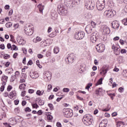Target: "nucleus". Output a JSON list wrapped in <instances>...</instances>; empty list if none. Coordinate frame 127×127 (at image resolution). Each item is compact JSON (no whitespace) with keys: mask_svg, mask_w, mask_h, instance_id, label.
I'll use <instances>...</instances> for the list:
<instances>
[{"mask_svg":"<svg viewBox=\"0 0 127 127\" xmlns=\"http://www.w3.org/2000/svg\"><path fill=\"white\" fill-rule=\"evenodd\" d=\"M82 122L85 126H91L93 122V117L90 115L86 114L83 116Z\"/></svg>","mask_w":127,"mask_h":127,"instance_id":"nucleus-1","label":"nucleus"},{"mask_svg":"<svg viewBox=\"0 0 127 127\" xmlns=\"http://www.w3.org/2000/svg\"><path fill=\"white\" fill-rule=\"evenodd\" d=\"M117 12L115 10L112 9L106 10L104 13V16L108 18L114 17L116 15Z\"/></svg>","mask_w":127,"mask_h":127,"instance_id":"nucleus-2","label":"nucleus"},{"mask_svg":"<svg viewBox=\"0 0 127 127\" xmlns=\"http://www.w3.org/2000/svg\"><path fill=\"white\" fill-rule=\"evenodd\" d=\"M105 0H98L97 2L96 7L98 10H103L105 8Z\"/></svg>","mask_w":127,"mask_h":127,"instance_id":"nucleus-3","label":"nucleus"},{"mask_svg":"<svg viewBox=\"0 0 127 127\" xmlns=\"http://www.w3.org/2000/svg\"><path fill=\"white\" fill-rule=\"evenodd\" d=\"M63 112L66 118H71V117H73V112L70 109L64 108Z\"/></svg>","mask_w":127,"mask_h":127,"instance_id":"nucleus-4","label":"nucleus"},{"mask_svg":"<svg viewBox=\"0 0 127 127\" xmlns=\"http://www.w3.org/2000/svg\"><path fill=\"white\" fill-rule=\"evenodd\" d=\"M85 6L87 9H94L95 8V2L91 1H86L85 3Z\"/></svg>","mask_w":127,"mask_h":127,"instance_id":"nucleus-5","label":"nucleus"},{"mask_svg":"<svg viewBox=\"0 0 127 127\" xmlns=\"http://www.w3.org/2000/svg\"><path fill=\"white\" fill-rule=\"evenodd\" d=\"M24 31L26 35H32L33 34V29L30 26L25 27Z\"/></svg>","mask_w":127,"mask_h":127,"instance_id":"nucleus-6","label":"nucleus"},{"mask_svg":"<svg viewBox=\"0 0 127 127\" xmlns=\"http://www.w3.org/2000/svg\"><path fill=\"white\" fill-rule=\"evenodd\" d=\"M96 49L99 53H102L105 51V45L103 44H97L96 46Z\"/></svg>","mask_w":127,"mask_h":127,"instance_id":"nucleus-7","label":"nucleus"},{"mask_svg":"<svg viewBox=\"0 0 127 127\" xmlns=\"http://www.w3.org/2000/svg\"><path fill=\"white\" fill-rule=\"evenodd\" d=\"M85 33H84L83 31L78 32L75 34V38L78 40L83 39Z\"/></svg>","mask_w":127,"mask_h":127,"instance_id":"nucleus-8","label":"nucleus"},{"mask_svg":"<svg viewBox=\"0 0 127 127\" xmlns=\"http://www.w3.org/2000/svg\"><path fill=\"white\" fill-rule=\"evenodd\" d=\"M102 29L104 34H110L111 33V30H110V28L107 25H103L102 26Z\"/></svg>","mask_w":127,"mask_h":127,"instance_id":"nucleus-9","label":"nucleus"},{"mask_svg":"<svg viewBox=\"0 0 127 127\" xmlns=\"http://www.w3.org/2000/svg\"><path fill=\"white\" fill-rule=\"evenodd\" d=\"M58 9L59 11H60V12L63 14H66V13H67V10L63 7V5H59L58 6Z\"/></svg>","mask_w":127,"mask_h":127,"instance_id":"nucleus-10","label":"nucleus"},{"mask_svg":"<svg viewBox=\"0 0 127 127\" xmlns=\"http://www.w3.org/2000/svg\"><path fill=\"white\" fill-rule=\"evenodd\" d=\"M100 75H103L106 76V73L109 71V67H105L103 66L102 68L100 69Z\"/></svg>","mask_w":127,"mask_h":127,"instance_id":"nucleus-11","label":"nucleus"},{"mask_svg":"<svg viewBox=\"0 0 127 127\" xmlns=\"http://www.w3.org/2000/svg\"><path fill=\"white\" fill-rule=\"evenodd\" d=\"M51 72L46 71L44 72V77L47 79V82H49L51 80Z\"/></svg>","mask_w":127,"mask_h":127,"instance_id":"nucleus-12","label":"nucleus"},{"mask_svg":"<svg viewBox=\"0 0 127 127\" xmlns=\"http://www.w3.org/2000/svg\"><path fill=\"white\" fill-rule=\"evenodd\" d=\"M112 27L114 29H118L120 27V24L117 20L113 21L112 23Z\"/></svg>","mask_w":127,"mask_h":127,"instance_id":"nucleus-13","label":"nucleus"},{"mask_svg":"<svg viewBox=\"0 0 127 127\" xmlns=\"http://www.w3.org/2000/svg\"><path fill=\"white\" fill-rule=\"evenodd\" d=\"M74 58L75 57L74 56V54H70L67 58V60L69 63H73L74 62Z\"/></svg>","mask_w":127,"mask_h":127,"instance_id":"nucleus-14","label":"nucleus"},{"mask_svg":"<svg viewBox=\"0 0 127 127\" xmlns=\"http://www.w3.org/2000/svg\"><path fill=\"white\" fill-rule=\"evenodd\" d=\"M85 31L88 34H90V33H92L93 32V28L91 25H88L86 26L85 28Z\"/></svg>","mask_w":127,"mask_h":127,"instance_id":"nucleus-15","label":"nucleus"},{"mask_svg":"<svg viewBox=\"0 0 127 127\" xmlns=\"http://www.w3.org/2000/svg\"><path fill=\"white\" fill-rule=\"evenodd\" d=\"M30 76L32 79H37L39 77V74L37 72H32L30 73Z\"/></svg>","mask_w":127,"mask_h":127,"instance_id":"nucleus-16","label":"nucleus"},{"mask_svg":"<svg viewBox=\"0 0 127 127\" xmlns=\"http://www.w3.org/2000/svg\"><path fill=\"white\" fill-rule=\"evenodd\" d=\"M99 126L101 127H106L108 126V120L104 119L102 120L99 124Z\"/></svg>","mask_w":127,"mask_h":127,"instance_id":"nucleus-17","label":"nucleus"},{"mask_svg":"<svg viewBox=\"0 0 127 127\" xmlns=\"http://www.w3.org/2000/svg\"><path fill=\"white\" fill-rule=\"evenodd\" d=\"M97 39H98V38H97V36L95 35H92L90 37V40L92 43H96V41H97Z\"/></svg>","mask_w":127,"mask_h":127,"instance_id":"nucleus-18","label":"nucleus"},{"mask_svg":"<svg viewBox=\"0 0 127 127\" xmlns=\"http://www.w3.org/2000/svg\"><path fill=\"white\" fill-rule=\"evenodd\" d=\"M16 95V94L15 93V91H12L10 93L8 97L10 98V99H11L12 100H14L13 97H15Z\"/></svg>","mask_w":127,"mask_h":127,"instance_id":"nucleus-19","label":"nucleus"},{"mask_svg":"<svg viewBox=\"0 0 127 127\" xmlns=\"http://www.w3.org/2000/svg\"><path fill=\"white\" fill-rule=\"evenodd\" d=\"M17 41L18 43H19V44H20V45L22 44H24V43H25V42H24V40H23V39L20 38L19 37H17Z\"/></svg>","mask_w":127,"mask_h":127,"instance_id":"nucleus-20","label":"nucleus"},{"mask_svg":"<svg viewBox=\"0 0 127 127\" xmlns=\"http://www.w3.org/2000/svg\"><path fill=\"white\" fill-rule=\"evenodd\" d=\"M38 7L39 8V11L41 13H42L43 12V9H44V6L42 5V4H39L38 5Z\"/></svg>","mask_w":127,"mask_h":127,"instance_id":"nucleus-21","label":"nucleus"},{"mask_svg":"<svg viewBox=\"0 0 127 127\" xmlns=\"http://www.w3.org/2000/svg\"><path fill=\"white\" fill-rule=\"evenodd\" d=\"M44 94V90H42L41 91L38 90L36 92V95L38 96H42Z\"/></svg>","mask_w":127,"mask_h":127,"instance_id":"nucleus-22","label":"nucleus"},{"mask_svg":"<svg viewBox=\"0 0 127 127\" xmlns=\"http://www.w3.org/2000/svg\"><path fill=\"white\" fill-rule=\"evenodd\" d=\"M118 61L119 63H124V57L123 56H119L118 59Z\"/></svg>","mask_w":127,"mask_h":127,"instance_id":"nucleus-23","label":"nucleus"},{"mask_svg":"<svg viewBox=\"0 0 127 127\" xmlns=\"http://www.w3.org/2000/svg\"><path fill=\"white\" fill-rule=\"evenodd\" d=\"M120 51H121L120 48H116L115 50L114 51L115 55H119V54H120Z\"/></svg>","mask_w":127,"mask_h":127,"instance_id":"nucleus-24","label":"nucleus"},{"mask_svg":"<svg viewBox=\"0 0 127 127\" xmlns=\"http://www.w3.org/2000/svg\"><path fill=\"white\" fill-rule=\"evenodd\" d=\"M103 83V78H101L95 84V86H98V85H102Z\"/></svg>","mask_w":127,"mask_h":127,"instance_id":"nucleus-25","label":"nucleus"},{"mask_svg":"<svg viewBox=\"0 0 127 127\" xmlns=\"http://www.w3.org/2000/svg\"><path fill=\"white\" fill-rule=\"evenodd\" d=\"M54 53L55 54H57L59 53V48L58 47H55L54 49Z\"/></svg>","mask_w":127,"mask_h":127,"instance_id":"nucleus-26","label":"nucleus"},{"mask_svg":"<svg viewBox=\"0 0 127 127\" xmlns=\"http://www.w3.org/2000/svg\"><path fill=\"white\" fill-rule=\"evenodd\" d=\"M5 26L6 27H7V28H9L10 27H11V26H12V23L9 22L6 23Z\"/></svg>","mask_w":127,"mask_h":127,"instance_id":"nucleus-27","label":"nucleus"},{"mask_svg":"<svg viewBox=\"0 0 127 127\" xmlns=\"http://www.w3.org/2000/svg\"><path fill=\"white\" fill-rule=\"evenodd\" d=\"M121 126H122V127H124V126H125V123L123 122H119L117 123V127H121Z\"/></svg>","mask_w":127,"mask_h":127,"instance_id":"nucleus-28","label":"nucleus"},{"mask_svg":"<svg viewBox=\"0 0 127 127\" xmlns=\"http://www.w3.org/2000/svg\"><path fill=\"white\" fill-rule=\"evenodd\" d=\"M91 26L92 28H95V27H96V26H97V24L96 23H95V22L92 21L91 22Z\"/></svg>","mask_w":127,"mask_h":127,"instance_id":"nucleus-29","label":"nucleus"},{"mask_svg":"<svg viewBox=\"0 0 127 127\" xmlns=\"http://www.w3.org/2000/svg\"><path fill=\"white\" fill-rule=\"evenodd\" d=\"M18 75H19V71H16L15 72V77H14V79H13V80L12 81H14V80H15V79H16V78H17L18 77Z\"/></svg>","mask_w":127,"mask_h":127,"instance_id":"nucleus-30","label":"nucleus"},{"mask_svg":"<svg viewBox=\"0 0 127 127\" xmlns=\"http://www.w3.org/2000/svg\"><path fill=\"white\" fill-rule=\"evenodd\" d=\"M26 85L24 83H22L19 86V88L21 89H24V88H25Z\"/></svg>","mask_w":127,"mask_h":127,"instance_id":"nucleus-31","label":"nucleus"},{"mask_svg":"<svg viewBox=\"0 0 127 127\" xmlns=\"http://www.w3.org/2000/svg\"><path fill=\"white\" fill-rule=\"evenodd\" d=\"M70 91V89L68 88H64L63 89V92H64V93H68Z\"/></svg>","mask_w":127,"mask_h":127,"instance_id":"nucleus-32","label":"nucleus"},{"mask_svg":"<svg viewBox=\"0 0 127 127\" xmlns=\"http://www.w3.org/2000/svg\"><path fill=\"white\" fill-rule=\"evenodd\" d=\"M47 120L49 121V122H52V119H53V117L51 115H48L47 117Z\"/></svg>","mask_w":127,"mask_h":127,"instance_id":"nucleus-33","label":"nucleus"},{"mask_svg":"<svg viewBox=\"0 0 127 127\" xmlns=\"http://www.w3.org/2000/svg\"><path fill=\"white\" fill-rule=\"evenodd\" d=\"M48 106L51 111H53L54 110V106H53V105L51 103H49L48 104Z\"/></svg>","mask_w":127,"mask_h":127,"instance_id":"nucleus-34","label":"nucleus"},{"mask_svg":"<svg viewBox=\"0 0 127 127\" xmlns=\"http://www.w3.org/2000/svg\"><path fill=\"white\" fill-rule=\"evenodd\" d=\"M39 106H43L44 105V101L42 100L41 99L39 100Z\"/></svg>","mask_w":127,"mask_h":127,"instance_id":"nucleus-35","label":"nucleus"},{"mask_svg":"<svg viewBox=\"0 0 127 127\" xmlns=\"http://www.w3.org/2000/svg\"><path fill=\"white\" fill-rule=\"evenodd\" d=\"M101 88H99V89H97L96 91H95V94L96 95H100V93H102V92L100 90H101Z\"/></svg>","mask_w":127,"mask_h":127,"instance_id":"nucleus-36","label":"nucleus"},{"mask_svg":"<svg viewBox=\"0 0 127 127\" xmlns=\"http://www.w3.org/2000/svg\"><path fill=\"white\" fill-rule=\"evenodd\" d=\"M32 106L34 109H37V108H39V106H38V105L37 104H32Z\"/></svg>","mask_w":127,"mask_h":127,"instance_id":"nucleus-37","label":"nucleus"},{"mask_svg":"<svg viewBox=\"0 0 127 127\" xmlns=\"http://www.w3.org/2000/svg\"><path fill=\"white\" fill-rule=\"evenodd\" d=\"M91 87H92V83H88L86 86L85 89H86V90H89Z\"/></svg>","mask_w":127,"mask_h":127,"instance_id":"nucleus-38","label":"nucleus"},{"mask_svg":"<svg viewBox=\"0 0 127 127\" xmlns=\"http://www.w3.org/2000/svg\"><path fill=\"white\" fill-rule=\"evenodd\" d=\"M10 58V56L8 54H5L4 55V59H8Z\"/></svg>","mask_w":127,"mask_h":127,"instance_id":"nucleus-39","label":"nucleus"},{"mask_svg":"<svg viewBox=\"0 0 127 127\" xmlns=\"http://www.w3.org/2000/svg\"><path fill=\"white\" fill-rule=\"evenodd\" d=\"M17 47L15 45H13L12 47L11 48V50H17Z\"/></svg>","mask_w":127,"mask_h":127,"instance_id":"nucleus-40","label":"nucleus"},{"mask_svg":"<svg viewBox=\"0 0 127 127\" xmlns=\"http://www.w3.org/2000/svg\"><path fill=\"white\" fill-rule=\"evenodd\" d=\"M10 41H12V42H14L15 41V40H14V37L12 35H10Z\"/></svg>","mask_w":127,"mask_h":127,"instance_id":"nucleus-41","label":"nucleus"},{"mask_svg":"<svg viewBox=\"0 0 127 127\" xmlns=\"http://www.w3.org/2000/svg\"><path fill=\"white\" fill-rule=\"evenodd\" d=\"M35 40H36V42H35L36 43L39 42V41H41V38H40V37H37L36 38Z\"/></svg>","mask_w":127,"mask_h":127,"instance_id":"nucleus-42","label":"nucleus"},{"mask_svg":"<svg viewBox=\"0 0 127 127\" xmlns=\"http://www.w3.org/2000/svg\"><path fill=\"white\" fill-rule=\"evenodd\" d=\"M110 97H111V98L112 99V100H114V97L116 96V94L115 93H111L109 94Z\"/></svg>","mask_w":127,"mask_h":127,"instance_id":"nucleus-43","label":"nucleus"},{"mask_svg":"<svg viewBox=\"0 0 127 127\" xmlns=\"http://www.w3.org/2000/svg\"><path fill=\"white\" fill-rule=\"evenodd\" d=\"M121 53H122V54L127 53V50H126V49H122L121 50Z\"/></svg>","mask_w":127,"mask_h":127,"instance_id":"nucleus-44","label":"nucleus"},{"mask_svg":"<svg viewBox=\"0 0 127 127\" xmlns=\"http://www.w3.org/2000/svg\"><path fill=\"white\" fill-rule=\"evenodd\" d=\"M49 36L50 37H55V36H56V34L52 33L51 34H50Z\"/></svg>","mask_w":127,"mask_h":127,"instance_id":"nucleus-45","label":"nucleus"},{"mask_svg":"<svg viewBox=\"0 0 127 127\" xmlns=\"http://www.w3.org/2000/svg\"><path fill=\"white\" fill-rule=\"evenodd\" d=\"M36 114L38 115V116H40L42 115V110H39Z\"/></svg>","mask_w":127,"mask_h":127,"instance_id":"nucleus-46","label":"nucleus"},{"mask_svg":"<svg viewBox=\"0 0 127 127\" xmlns=\"http://www.w3.org/2000/svg\"><path fill=\"white\" fill-rule=\"evenodd\" d=\"M11 89H12V87L10 85H9L7 87V91H8V92H9L10 90H11Z\"/></svg>","mask_w":127,"mask_h":127,"instance_id":"nucleus-47","label":"nucleus"},{"mask_svg":"<svg viewBox=\"0 0 127 127\" xmlns=\"http://www.w3.org/2000/svg\"><path fill=\"white\" fill-rule=\"evenodd\" d=\"M36 64L37 65V66H38V67H39V68H42V66L40 65V64H39V61L38 60L36 61Z\"/></svg>","mask_w":127,"mask_h":127,"instance_id":"nucleus-48","label":"nucleus"},{"mask_svg":"<svg viewBox=\"0 0 127 127\" xmlns=\"http://www.w3.org/2000/svg\"><path fill=\"white\" fill-rule=\"evenodd\" d=\"M25 95H26V91H24L22 92L21 96H22V97H25Z\"/></svg>","mask_w":127,"mask_h":127,"instance_id":"nucleus-49","label":"nucleus"},{"mask_svg":"<svg viewBox=\"0 0 127 127\" xmlns=\"http://www.w3.org/2000/svg\"><path fill=\"white\" fill-rule=\"evenodd\" d=\"M28 93L29 94H33V93H34V90H33V89H29L28 90Z\"/></svg>","mask_w":127,"mask_h":127,"instance_id":"nucleus-50","label":"nucleus"},{"mask_svg":"<svg viewBox=\"0 0 127 127\" xmlns=\"http://www.w3.org/2000/svg\"><path fill=\"white\" fill-rule=\"evenodd\" d=\"M14 103L16 106H17V105H18L19 103V100H14Z\"/></svg>","mask_w":127,"mask_h":127,"instance_id":"nucleus-51","label":"nucleus"},{"mask_svg":"<svg viewBox=\"0 0 127 127\" xmlns=\"http://www.w3.org/2000/svg\"><path fill=\"white\" fill-rule=\"evenodd\" d=\"M124 89L123 87H120L119 88V91L120 93H123V92H124Z\"/></svg>","mask_w":127,"mask_h":127,"instance_id":"nucleus-52","label":"nucleus"},{"mask_svg":"<svg viewBox=\"0 0 127 127\" xmlns=\"http://www.w3.org/2000/svg\"><path fill=\"white\" fill-rule=\"evenodd\" d=\"M56 126L57 127H62V125L60 122H57Z\"/></svg>","mask_w":127,"mask_h":127,"instance_id":"nucleus-53","label":"nucleus"},{"mask_svg":"<svg viewBox=\"0 0 127 127\" xmlns=\"http://www.w3.org/2000/svg\"><path fill=\"white\" fill-rule=\"evenodd\" d=\"M32 64H33V62H32V61H31V60H30L28 62V63H27V65H28H28H32Z\"/></svg>","mask_w":127,"mask_h":127,"instance_id":"nucleus-54","label":"nucleus"},{"mask_svg":"<svg viewBox=\"0 0 127 127\" xmlns=\"http://www.w3.org/2000/svg\"><path fill=\"white\" fill-rule=\"evenodd\" d=\"M8 77L6 76H2V80H5V81L6 82L7 81Z\"/></svg>","mask_w":127,"mask_h":127,"instance_id":"nucleus-55","label":"nucleus"},{"mask_svg":"<svg viewBox=\"0 0 127 127\" xmlns=\"http://www.w3.org/2000/svg\"><path fill=\"white\" fill-rule=\"evenodd\" d=\"M17 55H18V54H17V53H15L13 55V58H14V59H15V58H16V57H17Z\"/></svg>","mask_w":127,"mask_h":127,"instance_id":"nucleus-56","label":"nucleus"},{"mask_svg":"<svg viewBox=\"0 0 127 127\" xmlns=\"http://www.w3.org/2000/svg\"><path fill=\"white\" fill-rule=\"evenodd\" d=\"M122 23L123 24H124V25H127V21L125 20V19L122 20Z\"/></svg>","mask_w":127,"mask_h":127,"instance_id":"nucleus-57","label":"nucleus"},{"mask_svg":"<svg viewBox=\"0 0 127 127\" xmlns=\"http://www.w3.org/2000/svg\"><path fill=\"white\" fill-rule=\"evenodd\" d=\"M25 82V78H21L20 80V83H24Z\"/></svg>","mask_w":127,"mask_h":127,"instance_id":"nucleus-58","label":"nucleus"},{"mask_svg":"<svg viewBox=\"0 0 127 127\" xmlns=\"http://www.w3.org/2000/svg\"><path fill=\"white\" fill-rule=\"evenodd\" d=\"M120 43H121V45H124V44H125V41H124L122 39H120Z\"/></svg>","mask_w":127,"mask_h":127,"instance_id":"nucleus-59","label":"nucleus"},{"mask_svg":"<svg viewBox=\"0 0 127 127\" xmlns=\"http://www.w3.org/2000/svg\"><path fill=\"white\" fill-rule=\"evenodd\" d=\"M25 111L26 112H30L31 111V109H30L29 108V107H27V108H25Z\"/></svg>","mask_w":127,"mask_h":127,"instance_id":"nucleus-60","label":"nucleus"},{"mask_svg":"<svg viewBox=\"0 0 127 127\" xmlns=\"http://www.w3.org/2000/svg\"><path fill=\"white\" fill-rule=\"evenodd\" d=\"M52 89V85L51 84H49L48 86V89L49 90V91H50V90H51Z\"/></svg>","mask_w":127,"mask_h":127,"instance_id":"nucleus-61","label":"nucleus"},{"mask_svg":"<svg viewBox=\"0 0 127 127\" xmlns=\"http://www.w3.org/2000/svg\"><path fill=\"white\" fill-rule=\"evenodd\" d=\"M38 58H39L40 59H41V58H43V55L40 54H38Z\"/></svg>","mask_w":127,"mask_h":127,"instance_id":"nucleus-62","label":"nucleus"},{"mask_svg":"<svg viewBox=\"0 0 127 127\" xmlns=\"http://www.w3.org/2000/svg\"><path fill=\"white\" fill-rule=\"evenodd\" d=\"M0 48L2 50L4 49V44L0 45Z\"/></svg>","mask_w":127,"mask_h":127,"instance_id":"nucleus-63","label":"nucleus"},{"mask_svg":"<svg viewBox=\"0 0 127 127\" xmlns=\"http://www.w3.org/2000/svg\"><path fill=\"white\" fill-rule=\"evenodd\" d=\"M4 125L6 127H11V126H10V125H9V124H7V123H4Z\"/></svg>","mask_w":127,"mask_h":127,"instance_id":"nucleus-64","label":"nucleus"}]
</instances>
